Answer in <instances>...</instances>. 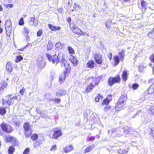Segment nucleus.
<instances>
[{"mask_svg":"<svg viewBox=\"0 0 154 154\" xmlns=\"http://www.w3.org/2000/svg\"><path fill=\"white\" fill-rule=\"evenodd\" d=\"M31 45V44L30 43H28L26 45L24 48H22L21 49H18V50H20V51H23L24 49H25V48L26 47H27V46H30Z\"/></svg>","mask_w":154,"mask_h":154,"instance_id":"obj_42","label":"nucleus"},{"mask_svg":"<svg viewBox=\"0 0 154 154\" xmlns=\"http://www.w3.org/2000/svg\"><path fill=\"white\" fill-rule=\"evenodd\" d=\"M65 79V75L63 74V75H61L60 76L59 79V81L61 83L64 81Z\"/></svg>","mask_w":154,"mask_h":154,"instance_id":"obj_32","label":"nucleus"},{"mask_svg":"<svg viewBox=\"0 0 154 154\" xmlns=\"http://www.w3.org/2000/svg\"><path fill=\"white\" fill-rule=\"evenodd\" d=\"M127 99V97L126 95H123L121 96L115 106V109L116 111H120L124 109L123 107L125 104Z\"/></svg>","mask_w":154,"mask_h":154,"instance_id":"obj_2","label":"nucleus"},{"mask_svg":"<svg viewBox=\"0 0 154 154\" xmlns=\"http://www.w3.org/2000/svg\"><path fill=\"white\" fill-rule=\"evenodd\" d=\"M152 133L151 134L154 137V130H152Z\"/></svg>","mask_w":154,"mask_h":154,"instance_id":"obj_60","label":"nucleus"},{"mask_svg":"<svg viewBox=\"0 0 154 154\" xmlns=\"http://www.w3.org/2000/svg\"><path fill=\"white\" fill-rule=\"evenodd\" d=\"M55 31L56 30H60L61 28L59 26H55Z\"/></svg>","mask_w":154,"mask_h":154,"instance_id":"obj_56","label":"nucleus"},{"mask_svg":"<svg viewBox=\"0 0 154 154\" xmlns=\"http://www.w3.org/2000/svg\"><path fill=\"white\" fill-rule=\"evenodd\" d=\"M42 34V31L41 30H39L37 33V35L38 37H39Z\"/></svg>","mask_w":154,"mask_h":154,"instance_id":"obj_49","label":"nucleus"},{"mask_svg":"<svg viewBox=\"0 0 154 154\" xmlns=\"http://www.w3.org/2000/svg\"><path fill=\"white\" fill-rule=\"evenodd\" d=\"M110 108V106H106V107H105L104 108V111H107Z\"/></svg>","mask_w":154,"mask_h":154,"instance_id":"obj_50","label":"nucleus"},{"mask_svg":"<svg viewBox=\"0 0 154 154\" xmlns=\"http://www.w3.org/2000/svg\"><path fill=\"white\" fill-rule=\"evenodd\" d=\"M95 85L93 84V83H89V85H88L85 90L86 93H88L94 87Z\"/></svg>","mask_w":154,"mask_h":154,"instance_id":"obj_19","label":"nucleus"},{"mask_svg":"<svg viewBox=\"0 0 154 154\" xmlns=\"http://www.w3.org/2000/svg\"><path fill=\"white\" fill-rule=\"evenodd\" d=\"M152 34V32H150L148 33V35L149 37L152 38L153 36Z\"/></svg>","mask_w":154,"mask_h":154,"instance_id":"obj_53","label":"nucleus"},{"mask_svg":"<svg viewBox=\"0 0 154 154\" xmlns=\"http://www.w3.org/2000/svg\"><path fill=\"white\" fill-rule=\"evenodd\" d=\"M13 137L11 136H9V137H8L7 138V141L8 142L11 141L13 140Z\"/></svg>","mask_w":154,"mask_h":154,"instance_id":"obj_46","label":"nucleus"},{"mask_svg":"<svg viewBox=\"0 0 154 154\" xmlns=\"http://www.w3.org/2000/svg\"><path fill=\"white\" fill-rule=\"evenodd\" d=\"M67 49L70 54H74L75 53L74 50L71 47L68 46L67 47Z\"/></svg>","mask_w":154,"mask_h":154,"instance_id":"obj_31","label":"nucleus"},{"mask_svg":"<svg viewBox=\"0 0 154 154\" xmlns=\"http://www.w3.org/2000/svg\"><path fill=\"white\" fill-rule=\"evenodd\" d=\"M139 85L137 84L134 83L132 85V88L134 90H136L137 88Z\"/></svg>","mask_w":154,"mask_h":154,"instance_id":"obj_40","label":"nucleus"},{"mask_svg":"<svg viewBox=\"0 0 154 154\" xmlns=\"http://www.w3.org/2000/svg\"><path fill=\"white\" fill-rule=\"evenodd\" d=\"M35 17H30L28 19V22L29 24L31 26L34 25L36 26L38 24V22L36 23L35 21Z\"/></svg>","mask_w":154,"mask_h":154,"instance_id":"obj_12","label":"nucleus"},{"mask_svg":"<svg viewBox=\"0 0 154 154\" xmlns=\"http://www.w3.org/2000/svg\"><path fill=\"white\" fill-rule=\"evenodd\" d=\"M5 27L6 33L8 36H10L11 31V23L10 19L7 20L5 22Z\"/></svg>","mask_w":154,"mask_h":154,"instance_id":"obj_5","label":"nucleus"},{"mask_svg":"<svg viewBox=\"0 0 154 154\" xmlns=\"http://www.w3.org/2000/svg\"><path fill=\"white\" fill-rule=\"evenodd\" d=\"M6 69L8 72H11L13 70L12 65L10 62H8L6 66Z\"/></svg>","mask_w":154,"mask_h":154,"instance_id":"obj_20","label":"nucleus"},{"mask_svg":"<svg viewBox=\"0 0 154 154\" xmlns=\"http://www.w3.org/2000/svg\"><path fill=\"white\" fill-rule=\"evenodd\" d=\"M93 82L94 83V85H98L100 82V79L97 78H93Z\"/></svg>","mask_w":154,"mask_h":154,"instance_id":"obj_28","label":"nucleus"},{"mask_svg":"<svg viewBox=\"0 0 154 154\" xmlns=\"http://www.w3.org/2000/svg\"><path fill=\"white\" fill-rule=\"evenodd\" d=\"M25 91V89L24 87H23L22 89L20 91V93L21 94V95H23V93L24 91Z\"/></svg>","mask_w":154,"mask_h":154,"instance_id":"obj_44","label":"nucleus"},{"mask_svg":"<svg viewBox=\"0 0 154 154\" xmlns=\"http://www.w3.org/2000/svg\"><path fill=\"white\" fill-rule=\"evenodd\" d=\"M113 60L114 61V65L116 66L118 65L120 62V58L118 55H115L113 56Z\"/></svg>","mask_w":154,"mask_h":154,"instance_id":"obj_16","label":"nucleus"},{"mask_svg":"<svg viewBox=\"0 0 154 154\" xmlns=\"http://www.w3.org/2000/svg\"><path fill=\"white\" fill-rule=\"evenodd\" d=\"M37 65L39 68H43L45 66L46 63L43 60H38L37 62Z\"/></svg>","mask_w":154,"mask_h":154,"instance_id":"obj_15","label":"nucleus"},{"mask_svg":"<svg viewBox=\"0 0 154 154\" xmlns=\"http://www.w3.org/2000/svg\"><path fill=\"white\" fill-rule=\"evenodd\" d=\"M150 111L154 115V106L152 107L150 109Z\"/></svg>","mask_w":154,"mask_h":154,"instance_id":"obj_54","label":"nucleus"},{"mask_svg":"<svg viewBox=\"0 0 154 154\" xmlns=\"http://www.w3.org/2000/svg\"><path fill=\"white\" fill-rule=\"evenodd\" d=\"M23 58L22 57L21 55L18 56L16 57V61L17 62H18L20 61L21 60H22Z\"/></svg>","mask_w":154,"mask_h":154,"instance_id":"obj_35","label":"nucleus"},{"mask_svg":"<svg viewBox=\"0 0 154 154\" xmlns=\"http://www.w3.org/2000/svg\"><path fill=\"white\" fill-rule=\"evenodd\" d=\"M120 78L119 76L114 77H110L108 79V83L110 86H112L113 84L120 82Z\"/></svg>","mask_w":154,"mask_h":154,"instance_id":"obj_7","label":"nucleus"},{"mask_svg":"<svg viewBox=\"0 0 154 154\" xmlns=\"http://www.w3.org/2000/svg\"><path fill=\"white\" fill-rule=\"evenodd\" d=\"M30 125L28 122H25L23 124V128L25 130L26 137H29L32 134L31 130L30 129Z\"/></svg>","mask_w":154,"mask_h":154,"instance_id":"obj_6","label":"nucleus"},{"mask_svg":"<svg viewBox=\"0 0 154 154\" xmlns=\"http://www.w3.org/2000/svg\"><path fill=\"white\" fill-rule=\"evenodd\" d=\"M108 57H109L110 60H111L112 59V54L110 53L109 55H108Z\"/></svg>","mask_w":154,"mask_h":154,"instance_id":"obj_57","label":"nucleus"},{"mask_svg":"<svg viewBox=\"0 0 154 154\" xmlns=\"http://www.w3.org/2000/svg\"><path fill=\"white\" fill-rule=\"evenodd\" d=\"M36 110L38 113H39L40 114H41L42 113L40 111L39 109H38V108L36 109Z\"/></svg>","mask_w":154,"mask_h":154,"instance_id":"obj_58","label":"nucleus"},{"mask_svg":"<svg viewBox=\"0 0 154 154\" xmlns=\"http://www.w3.org/2000/svg\"><path fill=\"white\" fill-rule=\"evenodd\" d=\"M95 146L94 145L92 144L89 146H88L85 150L84 153L88 152L91 151L94 147Z\"/></svg>","mask_w":154,"mask_h":154,"instance_id":"obj_22","label":"nucleus"},{"mask_svg":"<svg viewBox=\"0 0 154 154\" xmlns=\"http://www.w3.org/2000/svg\"><path fill=\"white\" fill-rule=\"evenodd\" d=\"M24 24V21L23 18H20L19 22V24L20 25H23Z\"/></svg>","mask_w":154,"mask_h":154,"instance_id":"obj_43","label":"nucleus"},{"mask_svg":"<svg viewBox=\"0 0 154 154\" xmlns=\"http://www.w3.org/2000/svg\"><path fill=\"white\" fill-rule=\"evenodd\" d=\"M146 3V2L144 1H142L141 2V5L143 8H145L146 7V6L145 5Z\"/></svg>","mask_w":154,"mask_h":154,"instance_id":"obj_45","label":"nucleus"},{"mask_svg":"<svg viewBox=\"0 0 154 154\" xmlns=\"http://www.w3.org/2000/svg\"><path fill=\"white\" fill-rule=\"evenodd\" d=\"M152 73L154 75V66L152 67Z\"/></svg>","mask_w":154,"mask_h":154,"instance_id":"obj_64","label":"nucleus"},{"mask_svg":"<svg viewBox=\"0 0 154 154\" xmlns=\"http://www.w3.org/2000/svg\"><path fill=\"white\" fill-rule=\"evenodd\" d=\"M109 101H110L106 98V99H104L103 100V101L102 103V104L103 105H105V104L107 105V104H108L109 103Z\"/></svg>","mask_w":154,"mask_h":154,"instance_id":"obj_37","label":"nucleus"},{"mask_svg":"<svg viewBox=\"0 0 154 154\" xmlns=\"http://www.w3.org/2000/svg\"><path fill=\"white\" fill-rule=\"evenodd\" d=\"M102 99V96L100 94H98V96L95 99V101L96 102H98L100 100H101Z\"/></svg>","mask_w":154,"mask_h":154,"instance_id":"obj_34","label":"nucleus"},{"mask_svg":"<svg viewBox=\"0 0 154 154\" xmlns=\"http://www.w3.org/2000/svg\"><path fill=\"white\" fill-rule=\"evenodd\" d=\"M150 60L151 61L154 63V54L151 56L150 57Z\"/></svg>","mask_w":154,"mask_h":154,"instance_id":"obj_52","label":"nucleus"},{"mask_svg":"<svg viewBox=\"0 0 154 154\" xmlns=\"http://www.w3.org/2000/svg\"><path fill=\"white\" fill-rule=\"evenodd\" d=\"M112 95L111 94H109L107 96L106 98L107 99L109 100L110 101L112 100Z\"/></svg>","mask_w":154,"mask_h":154,"instance_id":"obj_51","label":"nucleus"},{"mask_svg":"<svg viewBox=\"0 0 154 154\" xmlns=\"http://www.w3.org/2000/svg\"><path fill=\"white\" fill-rule=\"evenodd\" d=\"M49 28L53 31H55V26H52L51 24H48Z\"/></svg>","mask_w":154,"mask_h":154,"instance_id":"obj_38","label":"nucleus"},{"mask_svg":"<svg viewBox=\"0 0 154 154\" xmlns=\"http://www.w3.org/2000/svg\"><path fill=\"white\" fill-rule=\"evenodd\" d=\"M122 131L124 133L127 134L130 132V129L128 127H127L126 128H124V129L122 128Z\"/></svg>","mask_w":154,"mask_h":154,"instance_id":"obj_29","label":"nucleus"},{"mask_svg":"<svg viewBox=\"0 0 154 154\" xmlns=\"http://www.w3.org/2000/svg\"><path fill=\"white\" fill-rule=\"evenodd\" d=\"M125 49H122L121 51L118 52V54L119 55V58H120V60L122 62L123 61L125 57Z\"/></svg>","mask_w":154,"mask_h":154,"instance_id":"obj_13","label":"nucleus"},{"mask_svg":"<svg viewBox=\"0 0 154 154\" xmlns=\"http://www.w3.org/2000/svg\"><path fill=\"white\" fill-rule=\"evenodd\" d=\"M148 82L149 83H152L148 90L149 94H152L154 93V79H150L149 80Z\"/></svg>","mask_w":154,"mask_h":154,"instance_id":"obj_9","label":"nucleus"},{"mask_svg":"<svg viewBox=\"0 0 154 154\" xmlns=\"http://www.w3.org/2000/svg\"><path fill=\"white\" fill-rule=\"evenodd\" d=\"M7 83L6 82H2V85L0 88V90H1L2 89V90H3L4 88H5L7 87Z\"/></svg>","mask_w":154,"mask_h":154,"instance_id":"obj_36","label":"nucleus"},{"mask_svg":"<svg viewBox=\"0 0 154 154\" xmlns=\"http://www.w3.org/2000/svg\"><path fill=\"white\" fill-rule=\"evenodd\" d=\"M52 47H53V45L51 43H48L47 46V48L48 50H51L52 48Z\"/></svg>","mask_w":154,"mask_h":154,"instance_id":"obj_39","label":"nucleus"},{"mask_svg":"<svg viewBox=\"0 0 154 154\" xmlns=\"http://www.w3.org/2000/svg\"><path fill=\"white\" fill-rule=\"evenodd\" d=\"M0 126L3 131L6 133H11L13 130V129L10 125L5 123H2Z\"/></svg>","mask_w":154,"mask_h":154,"instance_id":"obj_4","label":"nucleus"},{"mask_svg":"<svg viewBox=\"0 0 154 154\" xmlns=\"http://www.w3.org/2000/svg\"><path fill=\"white\" fill-rule=\"evenodd\" d=\"M51 96V94L49 93L46 94H45V98L46 99L48 100H53L54 102L56 103H60L61 101V100L60 99L57 98L53 99H50L48 98Z\"/></svg>","mask_w":154,"mask_h":154,"instance_id":"obj_11","label":"nucleus"},{"mask_svg":"<svg viewBox=\"0 0 154 154\" xmlns=\"http://www.w3.org/2000/svg\"><path fill=\"white\" fill-rule=\"evenodd\" d=\"M66 91L63 90H60L56 93V95L58 97H61L65 95L66 94Z\"/></svg>","mask_w":154,"mask_h":154,"instance_id":"obj_18","label":"nucleus"},{"mask_svg":"<svg viewBox=\"0 0 154 154\" xmlns=\"http://www.w3.org/2000/svg\"><path fill=\"white\" fill-rule=\"evenodd\" d=\"M30 149L29 148H26L24 151L23 154H29Z\"/></svg>","mask_w":154,"mask_h":154,"instance_id":"obj_41","label":"nucleus"},{"mask_svg":"<svg viewBox=\"0 0 154 154\" xmlns=\"http://www.w3.org/2000/svg\"><path fill=\"white\" fill-rule=\"evenodd\" d=\"M46 56L50 61H51L53 63H55L56 64L60 62L62 67H64L67 72L69 71L70 66L67 61L64 58L63 53L60 52L58 55L54 54L51 56L49 54H47Z\"/></svg>","mask_w":154,"mask_h":154,"instance_id":"obj_1","label":"nucleus"},{"mask_svg":"<svg viewBox=\"0 0 154 154\" xmlns=\"http://www.w3.org/2000/svg\"><path fill=\"white\" fill-rule=\"evenodd\" d=\"M69 60L73 63L74 66H76L78 65V61L76 58L72 55H70L69 57Z\"/></svg>","mask_w":154,"mask_h":154,"instance_id":"obj_14","label":"nucleus"},{"mask_svg":"<svg viewBox=\"0 0 154 154\" xmlns=\"http://www.w3.org/2000/svg\"><path fill=\"white\" fill-rule=\"evenodd\" d=\"M95 64L94 61L93 60H90L87 63L86 66L87 67L90 68H93L94 67Z\"/></svg>","mask_w":154,"mask_h":154,"instance_id":"obj_21","label":"nucleus"},{"mask_svg":"<svg viewBox=\"0 0 154 154\" xmlns=\"http://www.w3.org/2000/svg\"><path fill=\"white\" fill-rule=\"evenodd\" d=\"M56 149H57L56 146L55 145H54L52 146L51 147V149L50 150H51V151H54V150H56Z\"/></svg>","mask_w":154,"mask_h":154,"instance_id":"obj_48","label":"nucleus"},{"mask_svg":"<svg viewBox=\"0 0 154 154\" xmlns=\"http://www.w3.org/2000/svg\"><path fill=\"white\" fill-rule=\"evenodd\" d=\"M129 150V149L128 147H126L125 149H122V152L121 150H120V151L119 153H122L123 154H125Z\"/></svg>","mask_w":154,"mask_h":154,"instance_id":"obj_33","label":"nucleus"},{"mask_svg":"<svg viewBox=\"0 0 154 154\" xmlns=\"http://www.w3.org/2000/svg\"><path fill=\"white\" fill-rule=\"evenodd\" d=\"M72 31L74 33L79 35H81L82 33V31L77 27L73 28Z\"/></svg>","mask_w":154,"mask_h":154,"instance_id":"obj_23","label":"nucleus"},{"mask_svg":"<svg viewBox=\"0 0 154 154\" xmlns=\"http://www.w3.org/2000/svg\"><path fill=\"white\" fill-rule=\"evenodd\" d=\"M62 135V132L60 130L54 129L52 134V138L57 139Z\"/></svg>","mask_w":154,"mask_h":154,"instance_id":"obj_8","label":"nucleus"},{"mask_svg":"<svg viewBox=\"0 0 154 154\" xmlns=\"http://www.w3.org/2000/svg\"><path fill=\"white\" fill-rule=\"evenodd\" d=\"M11 95H8L6 97V99L5 100H3V104L5 105L6 103L10 106V105L13 104L15 100H17V96H14L13 97H11Z\"/></svg>","mask_w":154,"mask_h":154,"instance_id":"obj_3","label":"nucleus"},{"mask_svg":"<svg viewBox=\"0 0 154 154\" xmlns=\"http://www.w3.org/2000/svg\"><path fill=\"white\" fill-rule=\"evenodd\" d=\"M94 59L95 62L98 64H100L102 63L103 60L102 57L98 54H96L94 55Z\"/></svg>","mask_w":154,"mask_h":154,"instance_id":"obj_10","label":"nucleus"},{"mask_svg":"<svg viewBox=\"0 0 154 154\" xmlns=\"http://www.w3.org/2000/svg\"><path fill=\"white\" fill-rule=\"evenodd\" d=\"M50 78L51 79V80H53L54 78V76L53 74H51L50 76Z\"/></svg>","mask_w":154,"mask_h":154,"instance_id":"obj_55","label":"nucleus"},{"mask_svg":"<svg viewBox=\"0 0 154 154\" xmlns=\"http://www.w3.org/2000/svg\"><path fill=\"white\" fill-rule=\"evenodd\" d=\"M73 148L72 145H69L67 146L66 148H64V150L65 152H68L72 150Z\"/></svg>","mask_w":154,"mask_h":154,"instance_id":"obj_25","label":"nucleus"},{"mask_svg":"<svg viewBox=\"0 0 154 154\" xmlns=\"http://www.w3.org/2000/svg\"><path fill=\"white\" fill-rule=\"evenodd\" d=\"M6 110L3 107L0 108V114L2 115H4L6 113Z\"/></svg>","mask_w":154,"mask_h":154,"instance_id":"obj_30","label":"nucleus"},{"mask_svg":"<svg viewBox=\"0 0 154 154\" xmlns=\"http://www.w3.org/2000/svg\"><path fill=\"white\" fill-rule=\"evenodd\" d=\"M29 32V30L27 28L25 27L24 28V34L26 36V40L27 41L29 40V36L28 35Z\"/></svg>","mask_w":154,"mask_h":154,"instance_id":"obj_24","label":"nucleus"},{"mask_svg":"<svg viewBox=\"0 0 154 154\" xmlns=\"http://www.w3.org/2000/svg\"><path fill=\"white\" fill-rule=\"evenodd\" d=\"M15 150V148L12 146H10L8 149V152L9 154H12Z\"/></svg>","mask_w":154,"mask_h":154,"instance_id":"obj_27","label":"nucleus"},{"mask_svg":"<svg viewBox=\"0 0 154 154\" xmlns=\"http://www.w3.org/2000/svg\"><path fill=\"white\" fill-rule=\"evenodd\" d=\"M146 67V66H145L144 67H142V66H141V65H140L139 66V69H143L144 68H145Z\"/></svg>","mask_w":154,"mask_h":154,"instance_id":"obj_63","label":"nucleus"},{"mask_svg":"<svg viewBox=\"0 0 154 154\" xmlns=\"http://www.w3.org/2000/svg\"><path fill=\"white\" fill-rule=\"evenodd\" d=\"M128 72H127V71H124L122 73V79L124 81L126 82L128 78Z\"/></svg>","mask_w":154,"mask_h":154,"instance_id":"obj_17","label":"nucleus"},{"mask_svg":"<svg viewBox=\"0 0 154 154\" xmlns=\"http://www.w3.org/2000/svg\"><path fill=\"white\" fill-rule=\"evenodd\" d=\"M64 45V44H62L60 42H58L55 44V46L57 48L62 49Z\"/></svg>","mask_w":154,"mask_h":154,"instance_id":"obj_26","label":"nucleus"},{"mask_svg":"<svg viewBox=\"0 0 154 154\" xmlns=\"http://www.w3.org/2000/svg\"><path fill=\"white\" fill-rule=\"evenodd\" d=\"M8 7H10V8H11L12 7H13V5L12 4H8Z\"/></svg>","mask_w":154,"mask_h":154,"instance_id":"obj_62","label":"nucleus"},{"mask_svg":"<svg viewBox=\"0 0 154 154\" xmlns=\"http://www.w3.org/2000/svg\"><path fill=\"white\" fill-rule=\"evenodd\" d=\"M89 139L91 140H94L95 139V137H91Z\"/></svg>","mask_w":154,"mask_h":154,"instance_id":"obj_59","label":"nucleus"},{"mask_svg":"<svg viewBox=\"0 0 154 154\" xmlns=\"http://www.w3.org/2000/svg\"><path fill=\"white\" fill-rule=\"evenodd\" d=\"M67 20L69 23L71 21V19L70 17H68L67 19Z\"/></svg>","mask_w":154,"mask_h":154,"instance_id":"obj_61","label":"nucleus"},{"mask_svg":"<svg viewBox=\"0 0 154 154\" xmlns=\"http://www.w3.org/2000/svg\"><path fill=\"white\" fill-rule=\"evenodd\" d=\"M32 139V140H35L37 139L38 137V136L36 134H32L31 137Z\"/></svg>","mask_w":154,"mask_h":154,"instance_id":"obj_47","label":"nucleus"}]
</instances>
